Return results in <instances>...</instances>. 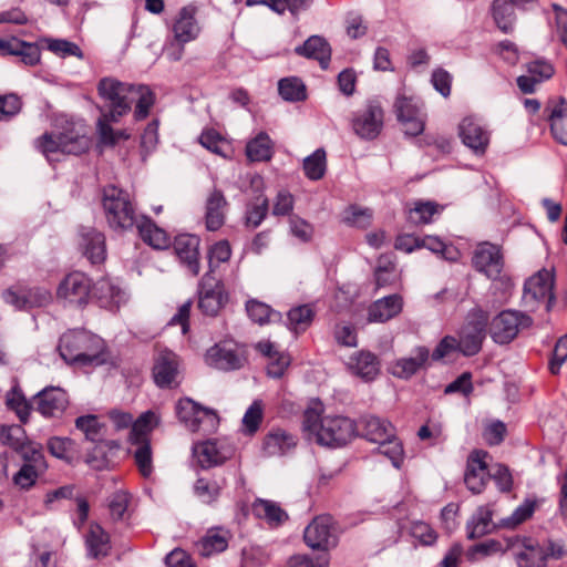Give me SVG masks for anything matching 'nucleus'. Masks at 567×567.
I'll return each mask as SVG.
<instances>
[{
  "instance_id": "f257e3e1",
  "label": "nucleus",
  "mask_w": 567,
  "mask_h": 567,
  "mask_svg": "<svg viewBox=\"0 0 567 567\" xmlns=\"http://www.w3.org/2000/svg\"><path fill=\"white\" fill-rule=\"evenodd\" d=\"M320 403L309 406L303 413L302 429L309 441L323 446L339 447L354 437L355 424L344 416L320 417Z\"/></svg>"
},
{
  "instance_id": "f03ea898",
  "label": "nucleus",
  "mask_w": 567,
  "mask_h": 567,
  "mask_svg": "<svg viewBox=\"0 0 567 567\" xmlns=\"http://www.w3.org/2000/svg\"><path fill=\"white\" fill-rule=\"evenodd\" d=\"M62 359L70 364L97 367L107 362L109 354L100 337L83 330H69L59 342Z\"/></svg>"
},
{
  "instance_id": "7ed1b4c3",
  "label": "nucleus",
  "mask_w": 567,
  "mask_h": 567,
  "mask_svg": "<svg viewBox=\"0 0 567 567\" xmlns=\"http://www.w3.org/2000/svg\"><path fill=\"white\" fill-rule=\"evenodd\" d=\"M364 436L379 444V452L389 457L393 466L399 468L403 461V445L395 435V429L386 421L377 416H367L362 420Z\"/></svg>"
},
{
  "instance_id": "20e7f679",
  "label": "nucleus",
  "mask_w": 567,
  "mask_h": 567,
  "mask_svg": "<svg viewBox=\"0 0 567 567\" xmlns=\"http://www.w3.org/2000/svg\"><path fill=\"white\" fill-rule=\"evenodd\" d=\"M489 312L476 305L471 308L458 329L457 338L461 341V353L465 357L477 354L488 333Z\"/></svg>"
},
{
  "instance_id": "39448f33",
  "label": "nucleus",
  "mask_w": 567,
  "mask_h": 567,
  "mask_svg": "<svg viewBox=\"0 0 567 567\" xmlns=\"http://www.w3.org/2000/svg\"><path fill=\"white\" fill-rule=\"evenodd\" d=\"M103 208L111 228L126 230L132 228L137 220L132 206L130 195L115 186L103 189Z\"/></svg>"
},
{
  "instance_id": "423d86ee",
  "label": "nucleus",
  "mask_w": 567,
  "mask_h": 567,
  "mask_svg": "<svg viewBox=\"0 0 567 567\" xmlns=\"http://www.w3.org/2000/svg\"><path fill=\"white\" fill-rule=\"evenodd\" d=\"M134 84L123 83L113 78H104L97 84L99 95L107 102L109 111L100 117L117 123L131 111V96Z\"/></svg>"
},
{
  "instance_id": "0eeeda50",
  "label": "nucleus",
  "mask_w": 567,
  "mask_h": 567,
  "mask_svg": "<svg viewBox=\"0 0 567 567\" xmlns=\"http://www.w3.org/2000/svg\"><path fill=\"white\" fill-rule=\"evenodd\" d=\"M35 146L48 159H51L56 153L79 155L86 152L90 147V138L75 131L60 133L58 136L44 133L35 141Z\"/></svg>"
},
{
  "instance_id": "6e6552de",
  "label": "nucleus",
  "mask_w": 567,
  "mask_h": 567,
  "mask_svg": "<svg viewBox=\"0 0 567 567\" xmlns=\"http://www.w3.org/2000/svg\"><path fill=\"white\" fill-rule=\"evenodd\" d=\"M533 319L520 311L503 310L488 323V334L497 344H508L522 329L529 328Z\"/></svg>"
},
{
  "instance_id": "1a4fd4ad",
  "label": "nucleus",
  "mask_w": 567,
  "mask_h": 567,
  "mask_svg": "<svg viewBox=\"0 0 567 567\" xmlns=\"http://www.w3.org/2000/svg\"><path fill=\"white\" fill-rule=\"evenodd\" d=\"M554 282V274L546 269L539 270L529 277L524 285V305L533 309L540 302H546V310L550 311L556 300Z\"/></svg>"
},
{
  "instance_id": "9d476101",
  "label": "nucleus",
  "mask_w": 567,
  "mask_h": 567,
  "mask_svg": "<svg viewBox=\"0 0 567 567\" xmlns=\"http://www.w3.org/2000/svg\"><path fill=\"white\" fill-rule=\"evenodd\" d=\"M384 113L379 103L369 101L352 118V130L362 140H374L383 127Z\"/></svg>"
},
{
  "instance_id": "9b49d317",
  "label": "nucleus",
  "mask_w": 567,
  "mask_h": 567,
  "mask_svg": "<svg viewBox=\"0 0 567 567\" xmlns=\"http://www.w3.org/2000/svg\"><path fill=\"white\" fill-rule=\"evenodd\" d=\"M205 362L217 370L231 371L243 368L246 358L236 343L221 341L206 351Z\"/></svg>"
},
{
  "instance_id": "f8f14e48",
  "label": "nucleus",
  "mask_w": 567,
  "mask_h": 567,
  "mask_svg": "<svg viewBox=\"0 0 567 567\" xmlns=\"http://www.w3.org/2000/svg\"><path fill=\"white\" fill-rule=\"evenodd\" d=\"M91 280L81 271L66 275L56 289V297L72 306H84L91 296Z\"/></svg>"
},
{
  "instance_id": "ddd939ff",
  "label": "nucleus",
  "mask_w": 567,
  "mask_h": 567,
  "mask_svg": "<svg viewBox=\"0 0 567 567\" xmlns=\"http://www.w3.org/2000/svg\"><path fill=\"white\" fill-rule=\"evenodd\" d=\"M196 8L187 6L181 9L178 16L173 24L174 41L178 43L176 52L168 53L169 59L178 61L183 54V45L197 38L200 28L195 18Z\"/></svg>"
},
{
  "instance_id": "4468645a",
  "label": "nucleus",
  "mask_w": 567,
  "mask_h": 567,
  "mask_svg": "<svg viewBox=\"0 0 567 567\" xmlns=\"http://www.w3.org/2000/svg\"><path fill=\"white\" fill-rule=\"evenodd\" d=\"M475 269L492 280L501 278L504 268V257L501 247L491 243L476 246L472 259Z\"/></svg>"
},
{
  "instance_id": "2eb2a0df",
  "label": "nucleus",
  "mask_w": 567,
  "mask_h": 567,
  "mask_svg": "<svg viewBox=\"0 0 567 567\" xmlns=\"http://www.w3.org/2000/svg\"><path fill=\"white\" fill-rule=\"evenodd\" d=\"M306 544L312 549L328 550L336 546L333 520L329 515H319L306 527L303 533Z\"/></svg>"
},
{
  "instance_id": "dca6fc26",
  "label": "nucleus",
  "mask_w": 567,
  "mask_h": 567,
  "mask_svg": "<svg viewBox=\"0 0 567 567\" xmlns=\"http://www.w3.org/2000/svg\"><path fill=\"white\" fill-rule=\"evenodd\" d=\"M194 456L196 457L202 468H210L225 463L231 458L235 449L231 444L224 440H207L197 443L194 449Z\"/></svg>"
},
{
  "instance_id": "f3484780",
  "label": "nucleus",
  "mask_w": 567,
  "mask_h": 567,
  "mask_svg": "<svg viewBox=\"0 0 567 567\" xmlns=\"http://www.w3.org/2000/svg\"><path fill=\"white\" fill-rule=\"evenodd\" d=\"M227 301L224 286L210 275H205L199 285L198 308L207 316H216Z\"/></svg>"
},
{
  "instance_id": "a211bd4d",
  "label": "nucleus",
  "mask_w": 567,
  "mask_h": 567,
  "mask_svg": "<svg viewBox=\"0 0 567 567\" xmlns=\"http://www.w3.org/2000/svg\"><path fill=\"white\" fill-rule=\"evenodd\" d=\"M35 404L44 417H60L69 406V396L61 388L48 386L37 394Z\"/></svg>"
},
{
  "instance_id": "6ab92c4d",
  "label": "nucleus",
  "mask_w": 567,
  "mask_h": 567,
  "mask_svg": "<svg viewBox=\"0 0 567 567\" xmlns=\"http://www.w3.org/2000/svg\"><path fill=\"white\" fill-rule=\"evenodd\" d=\"M487 456V452L474 450L467 458L464 482L473 493H481L488 480Z\"/></svg>"
},
{
  "instance_id": "aec40b11",
  "label": "nucleus",
  "mask_w": 567,
  "mask_h": 567,
  "mask_svg": "<svg viewBox=\"0 0 567 567\" xmlns=\"http://www.w3.org/2000/svg\"><path fill=\"white\" fill-rule=\"evenodd\" d=\"M199 244L200 239L195 235L183 234L175 238L174 251L188 270L197 276L199 274Z\"/></svg>"
},
{
  "instance_id": "412c9836",
  "label": "nucleus",
  "mask_w": 567,
  "mask_h": 567,
  "mask_svg": "<svg viewBox=\"0 0 567 567\" xmlns=\"http://www.w3.org/2000/svg\"><path fill=\"white\" fill-rule=\"evenodd\" d=\"M346 365L351 374L367 382L374 380L380 372L378 357L365 350L352 353L347 360Z\"/></svg>"
},
{
  "instance_id": "4be33fe9",
  "label": "nucleus",
  "mask_w": 567,
  "mask_h": 567,
  "mask_svg": "<svg viewBox=\"0 0 567 567\" xmlns=\"http://www.w3.org/2000/svg\"><path fill=\"white\" fill-rule=\"evenodd\" d=\"M179 361L169 350L158 352L153 368L155 383L161 388L171 386L178 374Z\"/></svg>"
},
{
  "instance_id": "5701e85b",
  "label": "nucleus",
  "mask_w": 567,
  "mask_h": 567,
  "mask_svg": "<svg viewBox=\"0 0 567 567\" xmlns=\"http://www.w3.org/2000/svg\"><path fill=\"white\" fill-rule=\"evenodd\" d=\"M429 359V349L417 347L412 357L400 358L392 362L389 367V372L400 379H410L426 365Z\"/></svg>"
},
{
  "instance_id": "b1692460",
  "label": "nucleus",
  "mask_w": 567,
  "mask_h": 567,
  "mask_svg": "<svg viewBox=\"0 0 567 567\" xmlns=\"http://www.w3.org/2000/svg\"><path fill=\"white\" fill-rule=\"evenodd\" d=\"M443 206L432 202L417 199L405 204L406 220L413 226H423L433 221L434 216L442 213Z\"/></svg>"
},
{
  "instance_id": "393cba45",
  "label": "nucleus",
  "mask_w": 567,
  "mask_h": 567,
  "mask_svg": "<svg viewBox=\"0 0 567 567\" xmlns=\"http://www.w3.org/2000/svg\"><path fill=\"white\" fill-rule=\"evenodd\" d=\"M227 200L219 189H213L205 204V224L210 231L218 230L225 223Z\"/></svg>"
},
{
  "instance_id": "a878e982",
  "label": "nucleus",
  "mask_w": 567,
  "mask_h": 567,
  "mask_svg": "<svg viewBox=\"0 0 567 567\" xmlns=\"http://www.w3.org/2000/svg\"><path fill=\"white\" fill-rule=\"evenodd\" d=\"M0 54L20 56L27 65H34L40 61L38 45L17 38L0 39Z\"/></svg>"
},
{
  "instance_id": "bb28decb",
  "label": "nucleus",
  "mask_w": 567,
  "mask_h": 567,
  "mask_svg": "<svg viewBox=\"0 0 567 567\" xmlns=\"http://www.w3.org/2000/svg\"><path fill=\"white\" fill-rule=\"evenodd\" d=\"M460 136L462 142L473 150L476 154H484L488 143V133L471 118H464L460 125Z\"/></svg>"
},
{
  "instance_id": "cd10ccee",
  "label": "nucleus",
  "mask_w": 567,
  "mask_h": 567,
  "mask_svg": "<svg viewBox=\"0 0 567 567\" xmlns=\"http://www.w3.org/2000/svg\"><path fill=\"white\" fill-rule=\"evenodd\" d=\"M403 301L399 295H391L374 301L368 309L370 322H385L402 311Z\"/></svg>"
},
{
  "instance_id": "c85d7f7f",
  "label": "nucleus",
  "mask_w": 567,
  "mask_h": 567,
  "mask_svg": "<svg viewBox=\"0 0 567 567\" xmlns=\"http://www.w3.org/2000/svg\"><path fill=\"white\" fill-rule=\"evenodd\" d=\"M295 52L307 59H315L322 69H327L331 59V48L329 43L319 35H311L302 45L295 49Z\"/></svg>"
},
{
  "instance_id": "c756f323",
  "label": "nucleus",
  "mask_w": 567,
  "mask_h": 567,
  "mask_svg": "<svg viewBox=\"0 0 567 567\" xmlns=\"http://www.w3.org/2000/svg\"><path fill=\"white\" fill-rule=\"evenodd\" d=\"M296 439L281 429L271 430L262 442V451L268 456H279L296 446Z\"/></svg>"
},
{
  "instance_id": "7c9ffc66",
  "label": "nucleus",
  "mask_w": 567,
  "mask_h": 567,
  "mask_svg": "<svg viewBox=\"0 0 567 567\" xmlns=\"http://www.w3.org/2000/svg\"><path fill=\"white\" fill-rule=\"evenodd\" d=\"M93 295L97 298L101 307L110 310L117 309L125 301V293L106 278L100 279L95 284Z\"/></svg>"
},
{
  "instance_id": "2f4dec72",
  "label": "nucleus",
  "mask_w": 567,
  "mask_h": 567,
  "mask_svg": "<svg viewBox=\"0 0 567 567\" xmlns=\"http://www.w3.org/2000/svg\"><path fill=\"white\" fill-rule=\"evenodd\" d=\"M256 349L265 357L268 358L267 373L272 378H280L284 375L285 370L290 364L289 357L280 353L275 349V346L269 341H260L257 343Z\"/></svg>"
},
{
  "instance_id": "473e14b6",
  "label": "nucleus",
  "mask_w": 567,
  "mask_h": 567,
  "mask_svg": "<svg viewBox=\"0 0 567 567\" xmlns=\"http://www.w3.org/2000/svg\"><path fill=\"white\" fill-rule=\"evenodd\" d=\"M251 509L255 516L265 519L270 526H279L288 519L286 511L274 501L257 498Z\"/></svg>"
},
{
  "instance_id": "72a5a7b5",
  "label": "nucleus",
  "mask_w": 567,
  "mask_h": 567,
  "mask_svg": "<svg viewBox=\"0 0 567 567\" xmlns=\"http://www.w3.org/2000/svg\"><path fill=\"white\" fill-rule=\"evenodd\" d=\"M83 254L92 264H100L105 260L106 248L105 237L102 233L90 229L82 234Z\"/></svg>"
},
{
  "instance_id": "f704fd0d",
  "label": "nucleus",
  "mask_w": 567,
  "mask_h": 567,
  "mask_svg": "<svg viewBox=\"0 0 567 567\" xmlns=\"http://www.w3.org/2000/svg\"><path fill=\"white\" fill-rule=\"evenodd\" d=\"M516 2L511 0H494L492 4V16L497 28L504 33H511L514 30L516 21Z\"/></svg>"
},
{
  "instance_id": "c9c22d12",
  "label": "nucleus",
  "mask_w": 567,
  "mask_h": 567,
  "mask_svg": "<svg viewBox=\"0 0 567 567\" xmlns=\"http://www.w3.org/2000/svg\"><path fill=\"white\" fill-rule=\"evenodd\" d=\"M85 544L89 555L93 558L105 557L111 549L109 534L99 524L90 525Z\"/></svg>"
},
{
  "instance_id": "e433bc0d",
  "label": "nucleus",
  "mask_w": 567,
  "mask_h": 567,
  "mask_svg": "<svg viewBox=\"0 0 567 567\" xmlns=\"http://www.w3.org/2000/svg\"><path fill=\"white\" fill-rule=\"evenodd\" d=\"M138 234L142 239L155 249H165L169 246V236L157 227L151 219L143 218L137 221Z\"/></svg>"
},
{
  "instance_id": "4c0bfd02",
  "label": "nucleus",
  "mask_w": 567,
  "mask_h": 567,
  "mask_svg": "<svg viewBox=\"0 0 567 567\" xmlns=\"http://www.w3.org/2000/svg\"><path fill=\"white\" fill-rule=\"evenodd\" d=\"M549 121L554 138L567 145V102L561 100L551 106Z\"/></svg>"
},
{
  "instance_id": "58836bf2",
  "label": "nucleus",
  "mask_w": 567,
  "mask_h": 567,
  "mask_svg": "<svg viewBox=\"0 0 567 567\" xmlns=\"http://www.w3.org/2000/svg\"><path fill=\"white\" fill-rule=\"evenodd\" d=\"M492 515L488 506L478 507L467 523V537L475 539L488 534L492 530Z\"/></svg>"
},
{
  "instance_id": "ea45409f",
  "label": "nucleus",
  "mask_w": 567,
  "mask_h": 567,
  "mask_svg": "<svg viewBox=\"0 0 567 567\" xmlns=\"http://www.w3.org/2000/svg\"><path fill=\"white\" fill-rule=\"evenodd\" d=\"M135 102L134 117L142 121L147 117L150 110L154 105L155 96L146 85H134L131 96V104Z\"/></svg>"
},
{
  "instance_id": "a19ab883",
  "label": "nucleus",
  "mask_w": 567,
  "mask_h": 567,
  "mask_svg": "<svg viewBox=\"0 0 567 567\" xmlns=\"http://www.w3.org/2000/svg\"><path fill=\"white\" fill-rule=\"evenodd\" d=\"M524 549L516 554L518 567H546L548 551L535 544L523 543Z\"/></svg>"
},
{
  "instance_id": "79ce46f5",
  "label": "nucleus",
  "mask_w": 567,
  "mask_h": 567,
  "mask_svg": "<svg viewBox=\"0 0 567 567\" xmlns=\"http://www.w3.org/2000/svg\"><path fill=\"white\" fill-rule=\"evenodd\" d=\"M224 485V480L199 477L194 484V493L203 503L212 504L218 499Z\"/></svg>"
},
{
  "instance_id": "37998d69",
  "label": "nucleus",
  "mask_w": 567,
  "mask_h": 567,
  "mask_svg": "<svg viewBox=\"0 0 567 567\" xmlns=\"http://www.w3.org/2000/svg\"><path fill=\"white\" fill-rule=\"evenodd\" d=\"M246 155L252 162L269 161L272 156V143L266 133H259L246 145Z\"/></svg>"
},
{
  "instance_id": "c03bdc74",
  "label": "nucleus",
  "mask_w": 567,
  "mask_h": 567,
  "mask_svg": "<svg viewBox=\"0 0 567 567\" xmlns=\"http://www.w3.org/2000/svg\"><path fill=\"white\" fill-rule=\"evenodd\" d=\"M315 317L312 308L308 305L291 308L288 313V328L295 333L303 332L311 324Z\"/></svg>"
},
{
  "instance_id": "a18cd8bd",
  "label": "nucleus",
  "mask_w": 567,
  "mask_h": 567,
  "mask_svg": "<svg viewBox=\"0 0 567 567\" xmlns=\"http://www.w3.org/2000/svg\"><path fill=\"white\" fill-rule=\"evenodd\" d=\"M246 310L249 318L260 326L281 320L279 312L274 311L268 305L257 300H249L246 303Z\"/></svg>"
},
{
  "instance_id": "49530a36",
  "label": "nucleus",
  "mask_w": 567,
  "mask_h": 567,
  "mask_svg": "<svg viewBox=\"0 0 567 567\" xmlns=\"http://www.w3.org/2000/svg\"><path fill=\"white\" fill-rule=\"evenodd\" d=\"M327 158L323 148H318L303 159V171L309 179H321L326 173Z\"/></svg>"
},
{
  "instance_id": "de8ad7c7",
  "label": "nucleus",
  "mask_w": 567,
  "mask_h": 567,
  "mask_svg": "<svg viewBox=\"0 0 567 567\" xmlns=\"http://www.w3.org/2000/svg\"><path fill=\"white\" fill-rule=\"evenodd\" d=\"M219 425V417L217 413L208 408L200 406L196 417L190 423L192 432H203L210 434L217 430Z\"/></svg>"
},
{
  "instance_id": "09e8293b",
  "label": "nucleus",
  "mask_w": 567,
  "mask_h": 567,
  "mask_svg": "<svg viewBox=\"0 0 567 567\" xmlns=\"http://www.w3.org/2000/svg\"><path fill=\"white\" fill-rule=\"evenodd\" d=\"M279 94L286 101H303L307 96L306 85L298 78H286L278 83Z\"/></svg>"
},
{
  "instance_id": "8fccbe9b",
  "label": "nucleus",
  "mask_w": 567,
  "mask_h": 567,
  "mask_svg": "<svg viewBox=\"0 0 567 567\" xmlns=\"http://www.w3.org/2000/svg\"><path fill=\"white\" fill-rule=\"evenodd\" d=\"M264 419V405L260 400H256L247 409L241 420L243 433L254 435L260 427Z\"/></svg>"
},
{
  "instance_id": "3c124183",
  "label": "nucleus",
  "mask_w": 567,
  "mask_h": 567,
  "mask_svg": "<svg viewBox=\"0 0 567 567\" xmlns=\"http://www.w3.org/2000/svg\"><path fill=\"white\" fill-rule=\"evenodd\" d=\"M372 209L355 205L348 207L343 215V223L346 225L361 229L368 228L372 224Z\"/></svg>"
},
{
  "instance_id": "603ef678",
  "label": "nucleus",
  "mask_w": 567,
  "mask_h": 567,
  "mask_svg": "<svg viewBox=\"0 0 567 567\" xmlns=\"http://www.w3.org/2000/svg\"><path fill=\"white\" fill-rule=\"evenodd\" d=\"M228 546V539L225 533L220 530H209L199 543V553L203 556H210L215 553L224 551Z\"/></svg>"
},
{
  "instance_id": "864d4df0",
  "label": "nucleus",
  "mask_w": 567,
  "mask_h": 567,
  "mask_svg": "<svg viewBox=\"0 0 567 567\" xmlns=\"http://www.w3.org/2000/svg\"><path fill=\"white\" fill-rule=\"evenodd\" d=\"M374 276L378 287L389 286L395 280V264L391 256L382 255L379 257Z\"/></svg>"
},
{
  "instance_id": "5fc2aeb1",
  "label": "nucleus",
  "mask_w": 567,
  "mask_h": 567,
  "mask_svg": "<svg viewBox=\"0 0 567 567\" xmlns=\"http://www.w3.org/2000/svg\"><path fill=\"white\" fill-rule=\"evenodd\" d=\"M111 123L113 122L110 118L99 117L97 120V133L102 144L114 146L120 140H127L130 137L123 130L114 131L110 125Z\"/></svg>"
},
{
  "instance_id": "6e6d98bb",
  "label": "nucleus",
  "mask_w": 567,
  "mask_h": 567,
  "mask_svg": "<svg viewBox=\"0 0 567 567\" xmlns=\"http://www.w3.org/2000/svg\"><path fill=\"white\" fill-rule=\"evenodd\" d=\"M78 430L84 433L85 439L91 442H100L102 437L103 425L95 415H83L75 420Z\"/></svg>"
},
{
  "instance_id": "4d7b16f0",
  "label": "nucleus",
  "mask_w": 567,
  "mask_h": 567,
  "mask_svg": "<svg viewBox=\"0 0 567 567\" xmlns=\"http://www.w3.org/2000/svg\"><path fill=\"white\" fill-rule=\"evenodd\" d=\"M74 442L69 437L53 436L48 441L49 452L56 458L71 462L73 460Z\"/></svg>"
},
{
  "instance_id": "13d9d810",
  "label": "nucleus",
  "mask_w": 567,
  "mask_h": 567,
  "mask_svg": "<svg viewBox=\"0 0 567 567\" xmlns=\"http://www.w3.org/2000/svg\"><path fill=\"white\" fill-rule=\"evenodd\" d=\"M135 463L143 477H150L153 473V460L151 445L146 440H141L134 452Z\"/></svg>"
},
{
  "instance_id": "bf43d9fd",
  "label": "nucleus",
  "mask_w": 567,
  "mask_h": 567,
  "mask_svg": "<svg viewBox=\"0 0 567 567\" xmlns=\"http://www.w3.org/2000/svg\"><path fill=\"white\" fill-rule=\"evenodd\" d=\"M17 452L21 455L24 464H31L33 467L38 468L48 467L41 446L39 444L24 441L22 447Z\"/></svg>"
},
{
  "instance_id": "052dcab7",
  "label": "nucleus",
  "mask_w": 567,
  "mask_h": 567,
  "mask_svg": "<svg viewBox=\"0 0 567 567\" xmlns=\"http://www.w3.org/2000/svg\"><path fill=\"white\" fill-rule=\"evenodd\" d=\"M394 106L400 122L423 115L421 106L413 97L399 96Z\"/></svg>"
},
{
  "instance_id": "680f3d73",
  "label": "nucleus",
  "mask_w": 567,
  "mask_h": 567,
  "mask_svg": "<svg viewBox=\"0 0 567 567\" xmlns=\"http://www.w3.org/2000/svg\"><path fill=\"white\" fill-rule=\"evenodd\" d=\"M24 441V430L20 425H2L0 427V443L2 445H8L18 451L22 447Z\"/></svg>"
},
{
  "instance_id": "e2e57ef3",
  "label": "nucleus",
  "mask_w": 567,
  "mask_h": 567,
  "mask_svg": "<svg viewBox=\"0 0 567 567\" xmlns=\"http://www.w3.org/2000/svg\"><path fill=\"white\" fill-rule=\"evenodd\" d=\"M199 143L208 151L225 156L228 147L227 141L215 130L204 131L199 136Z\"/></svg>"
},
{
  "instance_id": "0e129e2a",
  "label": "nucleus",
  "mask_w": 567,
  "mask_h": 567,
  "mask_svg": "<svg viewBox=\"0 0 567 567\" xmlns=\"http://www.w3.org/2000/svg\"><path fill=\"white\" fill-rule=\"evenodd\" d=\"M45 470L47 468L33 467L31 464H23L13 476V482L19 487L28 489L35 484L38 477L44 473Z\"/></svg>"
},
{
  "instance_id": "69168bd1",
  "label": "nucleus",
  "mask_w": 567,
  "mask_h": 567,
  "mask_svg": "<svg viewBox=\"0 0 567 567\" xmlns=\"http://www.w3.org/2000/svg\"><path fill=\"white\" fill-rule=\"evenodd\" d=\"M48 49L61 58L74 55L82 59L83 53L78 44L62 39H48Z\"/></svg>"
},
{
  "instance_id": "338daca9",
  "label": "nucleus",
  "mask_w": 567,
  "mask_h": 567,
  "mask_svg": "<svg viewBox=\"0 0 567 567\" xmlns=\"http://www.w3.org/2000/svg\"><path fill=\"white\" fill-rule=\"evenodd\" d=\"M202 405L193 401L192 399H181L176 404V414L181 422L189 430L190 423L196 417L197 412Z\"/></svg>"
},
{
  "instance_id": "774afa93",
  "label": "nucleus",
  "mask_w": 567,
  "mask_h": 567,
  "mask_svg": "<svg viewBox=\"0 0 567 567\" xmlns=\"http://www.w3.org/2000/svg\"><path fill=\"white\" fill-rule=\"evenodd\" d=\"M456 351L461 352V341L458 338L445 336L432 352L431 358L434 361H440Z\"/></svg>"
}]
</instances>
